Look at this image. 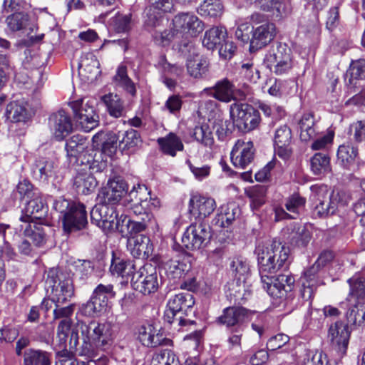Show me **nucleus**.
<instances>
[{
	"label": "nucleus",
	"instance_id": "nucleus-49",
	"mask_svg": "<svg viewBox=\"0 0 365 365\" xmlns=\"http://www.w3.org/2000/svg\"><path fill=\"white\" fill-rule=\"evenodd\" d=\"M192 136L194 138L206 146L211 145L213 143L212 132L209 125L206 123H199L193 128Z\"/></svg>",
	"mask_w": 365,
	"mask_h": 365
},
{
	"label": "nucleus",
	"instance_id": "nucleus-33",
	"mask_svg": "<svg viewBox=\"0 0 365 365\" xmlns=\"http://www.w3.org/2000/svg\"><path fill=\"white\" fill-rule=\"evenodd\" d=\"M240 215V209L235 204L222 206L216 216V224L220 227H228Z\"/></svg>",
	"mask_w": 365,
	"mask_h": 365
},
{
	"label": "nucleus",
	"instance_id": "nucleus-35",
	"mask_svg": "<svg viewBox=\"0 0 365 365\" xmlns=\"http://www.w3.org/2000/svg\"><path fill=\"white\" fill-rule=\"evenodd\" d=\"M98 66L99 62L95 56L92 53H86L81 57L78 62L79 73L87 78H93V76H87V74L96 77L101 73Z\"/></svg>",
	"mask_w": 365,
	"mask_h": 365
},
{
	"label": "nucleus",
	"instance_id": "nucleus-25",
	"mask_svg": "<svg viewBox=\"0 0 365 365\" xmlns=\"http://www.w3.org/2000/svg\"><path fill=\"white\" fill-rule=\"evenodd\" d=\"M189 206L190 212L197 217V220H204L215 210V202L212 198L194 195L190 200Z\"/></svg>",
	"mask_w": 365,
	"mask_h": 365
},
{
	"label": "nucleus",
	"instance_id": "nucleus-43",
	"mask_svg": "<svg viewBox=\"0 0 365 365\" xmlns=\"http://www.w3.org/2000/svg\"><path fill=\"white\" fill-rule=\"evenodd\" d=\"M344 78L346 83L349 85L354 84V80L365 79V59L351 61Z\"/></svg>",
	"mask_w": 365,
	"mask_h": 365
},
{
	"label": "nucleus",
	"instance_id": "nucleus-17",
	"mask_svg": "<svg viewBox=\"0 0 365 365\" xmlns=\"http://www.w3.org/2000/svg\"><path fill=\"white\" fill-rule=\"evenodd\" d=\"M109 204L101 203L96 205L91 211V218L99 227L105 232L113 230L116 225L117 215L113 207Z\"/></svg>",
	"mask_w": 365,
	"mask_h": 365
},
{
	"label": "nucleus",
	"instance_id": "nucleus-36",
	"mask_svg": "<svg viewBox=\"0 0 365 365\" xmlns=\"http://www.w3.org/2000/svg\"><path fill=\"white\" fill-rule=\"evenodd\" d=\"M153 38L155 43L163 46H168L170 43H173V47L180 52L181 40L173 26L170 30L155 31L153 34Z\"/></svg>",
	"mask_w": 365,
	"mask_h": 365
},
{
	"label": "nucleus",
	"instance_id": "nucleus-61",
	"mask_svg": "<svg viewBox=\"0 0 365 365\" xmlns=\"http://www.w3.org/2000/svg\"><path fill=\"white\" fill-rule=\"evenodd\" d=\"M3 12L12 14L26 11L27 4L24 0H4Z\"/></svg>",
	"mask_w": 365,
	"mask_h": 365
},
{
	"label": "nucleus",
	"instance_id": "nucleus-47",
	"mask_svg": "<svg viewBox=\"0 0 365 365\" xmlns=\"http://www.w3.org/2000/svg\"><path fill=\"white\" fill-rule=\"evenodd\" d=\"M108 301V296H103L94 292L91 299L85 304L86 310L88 314L100 313L106 308Z\"/></svg>",
	"mask_w": 365,
	"mask_h": 365
},
{
	"label": "nucleus",
	"instance_id": "nucleus-15",
	"mask_svg": "<svg viewBox=\"0 0 365 365\" xmlns=\"http://www.w3.org/2000/svg\"><path fill=\"white\" fill-rule=\"evenodd\" d=\"M131 285L135 290L145 295L153 293L158 288L157 273L148 274L146 268L141 267L133 274Z\"/></svg>",
	"mask_w": 365,
	"mask_h": 365
},
{
	"label": "nucleus",
	"instance_id": "nucleus-18",
	"mask_svg": "<svg viewBox=\"0 0 365 365\" xmlns=\"http://www.w3.org/2000/svg\"><path fill=\"white\" fill-rule=\"evenodd\" d=\"M48 125L57 140H63L73 130V123L70 116L60 110L51 114L48 118Z\"/></svg>",
	"mask_w": 365,
	"mask_h": 365
},
{
	"label": "nucleus",
	"instance_id": "nucleus-41",
	"mask_svg": "<svg viewBox=\"0 0 365 365\" xmlns=\"http://www.w3.org/2000/svg\"><path fill=\"white\" fill-rule=\"evenodd\" d=\"M86 148V138L82 135H74L65 144L67 156L78 160Z\"/></svg>",
	"mask_w": 365,
	"mask_h": 365
},
{
	"label": "nucleus",
	"instance_id": "nucleus-21",
	"mask_svg": "<svg viewBox=\"0 0 365 365\" xmlns=\"http://www.w3.org/2000/svg\"><path fill=\"white\" fill-rule=\"evenodd\" d=\"M33 114L31 105L24 98L13 101L6 106V116L14 123L26 122Z\"/></svg>",
	"mask_w": 365,
	"mask_h": 365
},
{
	"label": "nucleus",
	"instance_id": "nucleus-48",
	"mask_svg": "<svg viewBox=\"0 0 365 365\" xmlns=\"http://www.w3.org/2000/svg\"><path fill=\"white\" fill-rule=\"evenodd\" d=\"M349 323L355 326L365 325V304H357L346 313Z\"/></svg>",
	"mask_w": 365,
	"mask_h": 365
},
{
	"label": "nucleus",
	"instance_id": "nucleus-51",
	"mask_svg": "<svg viewBox=\"0 0 365 365\" xmlns=\"http://www.w3.org/2000/svg\"><path fill=\"white\" fill-rule=\"evenodd\" d=\"M150 195V191L148 187L145 185L140 184L137 187L134 186L129 192L130 201L140 206H143V204L148 205V200Z\"/></svg>",
	"mask_w": 365,
	"mask_h": 365
},
{
	"label": "nucleus",
	"instance_id": "nucleus-30",
	"mask_svg": "<svg viewBox=\"0 0 365 365\" xmlns=\"http://www.w3.org/2000/svg\"><path fill=\"white\" fill-rule=\"evenodd\" d=\"M150 239L144 235H137L128 238L127 247L135 258L148 257L150 250Z\"/></svg>",
	"mask_w": 365,
	"mask_h": 365
},
{
	"label": "nucleus",
	"instance_id": "nucleus-22",
	"mask_svg": "<svg viewBox=\"0 0 365 365\" xmlns=\"http://www.w3.org/2000/svg\"><path fill=\"white\" fill-rule=\"evenodd\" d=\"M235 86L228 78L217 81L212 87L205 88V92L210 97L224 103H229L235 99Z\"/></svg>",
	"mask_w": 365,
	"mask_h": 365
},
{
	"label": "nucleus",
	"instance_id": "nucleus-56",
	"mask_svg": "<svg viewBox=\"0 0 365 365\" xmlns=\"http://www.w3.org/2000/svg\"><path fill=\"white\" fill-rule=\"evenodd\" d=\"M306 203V199L298 193H294L286 200L284 206L287 211L298 215Z\"/></svg>",
	"mask_w": 365,
	"mask_h": 365
},
{
	"label": "nucleus",
	"instance_id": "nucleus-7",
	"mask_svg": "<svg viewBox=\"0 0 365 365\" xmlns=\"http://www.w3.org/2000/svg\"><path fill=\"white\" fill-rule=\"evenodd\" d=\"M230 113L237 130L242 133L256 129L261 122L259 111L248 103L235 102L231 104Z\"/></svg>",
	"mask_w": 365,
	"mask_h": 365
},
{
	"label": "nucleus",
	"instance_id": "nucleus-44",
	"mask_svg": "<svg viewBox=\"0 0 365 365\" xmlns=\"http://www.w3.org/2000/svg\"><path fill=\"white\" fill-rule=\"evenodd\" d=\"M145 12L144 26L149 31L161 26L164 19L163 15L166 13L150 6H148Z\"/></svg>",
	"mask_w": 365,
	"mask_h": 365
},
{
	"label": "nucleus",
	"instance_id": "nucleus-52",
	"mask_svg": "<svg viewBox=\"0 0 365 365\" xmlns=\"http://www.w3.org/2000/svg\"><path fill=\"white\" fill-rule=\"evenodd\" d=\"M265 6H267L268 9L262 11L272 12L277 17L286 16L289 11V4L285 0H267Z\"/></svg>",
	"mask_w": 365,
	"mask_h": 365
},
{
	"label": "nucleus",
	"instance_id": "nucleus-27",
	"mask_svg": "<svg viewBox=\"0 0 365 365\" xmlns=\"http://www.w3.org/2000/svg\"><path fill=\"white\" fill-rule=\"evenodd\" d=\"M96 185L97 181L93 175L86 171H81L78 166L73 182L76 192L79 194L88 195L95 190Z\"/></svg>",
	"mask_w": 365,
	"mask_h": 365
},
{
	"label": "nucleus",
	"instance_id": "nucleus-12",
	"mask_svg": "<svg viewBox=\"0 0 365 365\" xmlns=\"http://www.w3.org/2000/svg\"><path fill=\"white\" fill-rule=\"evenodd\" d=\"M263 287L273 298L281 299L285 297L287 293L292 290L294 283V278L292 275L279 274L273 279L268 274H260Z\"/></svg>",
	"mask_w": 365,
	"mask_h": 365
},
{
	"label": "nucleus",
	"instance_id": "nucleus-20",
	"mask_svg": "<svg viewBox=\"0 0 365 365\" xmlns=\"http://www.w3.org/2000/svg\"><path fill=\"white\" fill-rule=\"evenodd\" d=\"M350 334L348 325L338 321L330 326L328 337L337 351L344 354L349 344Z\"/></svg>",
	"mask_w": 365,
	"mask_h": 365
},
{
	"label": "nucleus",
	"instance_id": "nucleus-62",
	"mask_svg": "<svg viewBox=\"0 0 365 365\" xmlns=\"http://www.w3.org/2000/svg\"><path fill=\"white\" fill-rule=\"evenodd\" d=\"M348 133L352 135L356 142L365 140V120H357L350 124Z\"/></svg>",
	"mask_w": 365,
	"mask_h": 365
},
{
	"label": "nucleus",
	"instance_id": "nucleus-59",
	"mask_svg": "<svg viewBox=\"0 0 365 365\" xmlns=\"http://www.w3.org/2000/svg\"><path fill=\"white\" fill-rule=\"evenodd\" d=\"M289 238L292 244L304 246L310 239V234L304 227L299 226L290 233Z\"/></svg>",
	"mask_w": 365,
	"mask_h": 365
},
{
	"label": "nucleus",
	"instance_id": "nucleus-39",
	"mask_svg": "<svg viewBox=\"0 0 365 365\" xmlns=\"http://www.w3.org/2000/svg\"><path fill=\"white\" fill-rule=\"evenodd\" d=\"M224 11L222 0H204L197 7V13L202 16L220 17Z\"/></svg>",
	"mask_w": 365,
	"mask_h": 365
},
{
	"label": "nucleus",
	"instance_id": "nucleus-57",
	"mask_svg": "<svg viewBox=\"0 0 365 365\" xmlns=\"http://www.w3.org/2000/svg\"><path fill=\"white\" fill-rule=\"evenodd\" d=\"M231 269L238 281L245 280L250 272L248 264L242 258L235 259L231 264Z\"/></svg>",
	"mask_w": 365,
	"mask_h": 365
},
{
	"label": "nucleus",
	"instance_id": "nucleus-46",
	"mask_svg": "<svg viewBox=\"0 0 365 365\" xmlns=\"http://www.w3.org/2000/svg\"><path fill=\"white\" fill-rule=\"evenodd\" d=\"M213 128L218 138V140L225 141L230 137L233 131L237 128L234 120H217L215 121Z\"/></svg>",
	"mask_w": 365,
	"mask_h": 365
},
{
	"label": "nucleus",
	"instance_id": "nucleus-42",
	"mask_svg": "<svg viewBox=\"0 0 365 365\" xmlns=\"http://www.w3.org/2000/svg\"><path fill=\"white\" fill-rule=\"evenodd\" d=\"M50 364V354L46 351L29 349L24 353V365Z\"/></svg>",
	"mask_w": 365,
	"mask_h": 365
},
{
	"label": "nucleus",
	"instance_id": "nucleus-4",
	"mask_svg": "<svg viewBox=\"0 0 365 365\" xmlns=\"http://www.w3.org/2000/svg\"><path fill=\"white\" fill-rule=\"evenodd\" d=\"M173 26L181 40L180 53L185 55L190 52L192 43L190 38L197 36L205 28V24L192 12H180L173 19Z\"/></svg>",
	"mask_w": 365,
	"mask_h": 365
},
{
	"label": "nucleus",
	"instance_id": "nucleus-1",
	"mask_svg": "<svg viewBox=\"0 0 365 365\" xmlns=\"http://www.w3.org/2000/svg\"><path fill=\"white\" fill-rule=\"evenodd\" d=\"M78 332L81 333L84 343V346L81 352V355L90 354L91 344L97 348L104 349L105 346L113 343L115 336L113 325L110 322H92L89 324H86L83 321H78L71 331V349L76 348L78 344Z\"/></svg>",
	"mask_w": 365,
	"mask_h": 365
},
{
	"label": "nucleus",
	"instance_id": "nucleus-3",
	"mask_svg": "<svg viewBox=\"0 0 365 365\" xmlns=\"http://www.w3.org/2000/svg\"><path fill=\"white\" fill-rule=\"evenodd\" d=\"M289 250L281 242L274 240L265 247L257 248V261L260 274H274L287 267Z\"/></svg>",
	"mask_w": 365,
	"mask_h": 365
},
{
	"label": "nucleus",
	"instance_id": "nucleus-63",
	"mask_svg": "<svg viewBox=\"0 0 365 365\" xmlns=\"http://www.w3.org/2000/svg\"><path fill=\"white\" fill-rule=\"evenodd\" d=\"M350 294L356 297H365V277L352 278L349 280Z\"/></svg>",
	"mask_w": 365,
	"mask_h": 365
},
{
	"label": "nucleus",
	"instance_id": "nucleus-58",
	"mask_svg": "<svg viewBox=\"0 0 365 365\" xmlns=\"http://www.w3.org/2000/svg\"><path fill=\"white\" fill-rule=\"evenodd\" d=\"M73 321L61 320L57 327V339L59 341V348H64L71 330Z\"/></svg>",
	"mask_w": 365,
	"mask_h": 365
},
{
	"label": "nucleus",
	"instance_id": "nucleus-53",
	"mask_svg": "<svg viewBox=\"0 0 365 365\" xmlns=\"http://www.w3.org/2000/svg\"><path fill=\"white\" fill-rule=\"evenodd\" d=\"M178 361L174 352L165 349L153 356L150 365H178Z\"/></svg>",
	"mask_w": 365,
	"mask_h": 365
},
{
	"label": "nucleus",
	"instance_id": "nucleus-32",
	"mask_svg": "<svg viewBox=\"0 0 365 365\" xmlns=\"http://www.w3.org/2000/svg\"><path fill=\"white\" fill-rule=\"evenodd\" d=\"M316 120L312 113H304L297 120L298 128L300 131V139L302 141H309L317 133Z\"/></svg>",
	"mask_w": 365,
	"mask_h": 365
},
{
	"label": "nucleus",
	"instance_id": "nucleus-10",
	"mask_svg": "<svg viewBox=\"0 0 365 365\" xmlns=\"http://www.w3.org/2000/svg\"><path fill=\"white\" fill-rule=\"evenodd\" d=\"M211 228L205 220H197L186 230L182 237V244L186 249L195 250L201 248L210 239Z\"/></svg>",
	"mask_w": 365,
	"mask_h": 365
},
{
	"label": "nucleus",
	"instance_id": "nucleus-37",
	"mask_svg": "<svg viewBox=\"0 0 365 365\" xmlns=\"http://www.w3.org/2000/svg\"><path fill=\"white\" fill-rule=\"evenodd\" d=\"M267 187L256 185L245 190V195L250 200V206L253 210L259 209L266 202Z\"/></svg>",
	"mask_w": 365,
	"mask_h": 365
},
{
	"label": "nucleus",
	"instance_id": "nucleus-9",
	"mask_svg": "<svg viewBox=\"0 0 365 365\" xmlns=\"http://www.w3.org/2000/svg\"><path fill=\"white\" fill-rule=\"evenodd\" d=\"M74 118L84 132H90L99 124V115L96 112L94 101L78 99L69 103Z\"/></svg>",
	"mask_w": 365,
	"mask_h": 365
},
{
	"label": "nucleus",
	"instance_id": "nucleus-50",
	"mask_svg": "<svg viewBox=\"0 0 365 365\" xmlns=\"http://www.w3.org/2000/svg\"><path fill=\"white\" fill-rule=\"evenodd\" d=\"M119 137L114 133H109L106 135V138L102 143L101 154L102 158H110L117 153L118 141Z\"/></svg>",
	"mask_w": 365,
	"mask_h": 365
},
{
	"label": "nucleus",
	"instance_id": "nucleus-26",
	"mask_svg": "<svg viewBox=\"0 0 365 365\" xmlns=\"http://www.w3.org/2000/svg\"><path fill=\"white\" fill-rule=\"evenodd\" d=\"M138 339L143 346L156 347L160 345H167L170 340L157 332L153 326L150 324L142 325L138 329Z\"/></svg>",
	"mask_w": 365,
	"mask_h": 365
},
{
	"label": "nucleus",
	"instance_id": "nucleus-6",
	"mask_svg": "<svg viewBox=\"0 0 365 365\" xmlns=\"http://www.w3.org/2000/svg\"><path fill=\"white\" fill-rule=\"evenodd\" d=\"M195 304L193 295L189 292L175 294L170 299L164 313V319L169 324H177L182 327L192 324L193 321L186 319L187 312Z\"/></svg>",
	"mask_w": 365,
	"mask_h": 365
},
{
	"label": "nucleus",
	"instance_id": "nucleus-31",
	"mask_svg": "<svg viewBox=\"0 0 365 365\" xmlns=\"http://www.w3.org/2000/svg\"><path fill=\"white\" fill-rule=\"evenodd\" d=\"M227 30L224 26H213L206 31L202 39V45L208 50L217 48L227 38Z\"/></svg>",
	"mask_w": 365,
	"mask_h": 365
},
{
	"label": "nucleus",
	"instance_id": "nucleus-5",
	"mask_svg": "<svg viewBox=\"0 0 365 365\" xmlns=\"http://www.w3.org/2000/svg\"><path fill=\"white\" fill-rule=\"evenodd\" d=\"M46 283L51 287L50 296L53 303H67L75 295L73 277L69 273L51 269L48 272Z\"/></svg>",
	"mask_w": 365,
	"mask_h": 365
},
{
	"label": "nucleus",
	"instance_id": "nucleus-34",
	"mask_svg": "<svg viewBox=\"0 0 365 365\" xmlns=\"http://www.w3.org/2000/svg\"><path fill=\"white\" fill-rule=\"evenodd\" d=\"M25 237H29L36 246H41L46 242V233L41 225L30 222L21 225Z\"/></svg>",
	"mask_w": 365,
	"mask_h": 365
},
{
	"label": "nucleus",
	"instance_id": "nucleus-55",
	"mask_svg": "<svg viewBox=\"0 0 365 365\" xmlns=\"http://www.w3.org/2000/svg\"><path fill=\"white\" fill-rule=\"evenodd\" d=\"M141 142L140 135L138 130L128 129L123 134V139L119 143L120 148H131L137 146Z\"/></svg>",
	"mask_w": 365,
	"mask_h": 365
},
{
	"label": "nucleus",
	"instance_id": "nucleus-19",
	"mask_svg": "<svg viewBox=\"0 0 365 365\" xmlns=\"http://www.w3.org/2000/svg\"><path fill=\"white\" fill-rule=\"evenodd\" d=\"M88 224L85 206L81 203H73L69 212L63 217V225L66 232L80 230Z\"/></svg>",
	"mask_w": 365,
	"mask_h": 365
},
{
	"label": "nucleus",
	"instance_id": "nucleus-23",
	"mask_svg": "<svg viewBox=\"0 0 365 365\" xmlns=\"http://www.w3.org/2000/svg\"><path fill=\"white\" fill-rule=\"evenodd\" d=\"M189 53L187 58L186 66L188 74L195 78H202L208 71L209 61L207 57L195 52L192 46L190 52L187 51L185 55Z\"/></svg>",
	"mask_w": 365,
	"mask_h": 365
},
{
	"label": "nucleus",
	"instance_id": "nucleus-54",
	"mask_svg": "<svg viewBox=\"0 0 365 365\" xmlns=\"http://www.w3.org/2000/svg\"><path fill=\"white\" fill-rule=\"evenodd\" d=\"M55 308L53 309V320L60 319L72 321L71 317L73 314L76 304L74 303L69 304L67 306H63L66 303H54Z\"/></svg>",
	"mask_w": 365,
	"mask_h": 365
},
{
	"label": "nucleus",
	"instance_id": "nucleus-16",
	"mask_svg": "<svg viewBox=\"0 0 365 365\" xmlns=\"http://www.w3.org/2000/svg\"><path fill=\"white\" fill-rule=\"evenodd\" d=\"M292 138V130L288 125H282L276 129L272 160H276L277 155L282 160H287L290 157L292 151L290 146Z\"/></svg>",
	"mask_w": 365,
	"mask_h": 365
},
{
	"label": "nucleus",
	"instance_id": "nucleus-11",
	"mask_svg": "<svg viewBox=\"0 0 365 365\" xmlns=\"http://www.w3.org/2000/svg\"><path fill=\"white\" fill-rule=\"evenodd\" d=\"M319 203L315 207V212L319 217H327L334 214L339 207L346 205L350 200L349 195L343 191H334L329 193L327 190Z\"/></svg>",
	"mask_w": 365,
	"mask_h": 365
},
{
	"label": "nucleus",
	"instance_id": "nucleus-24",
	"mask_svg": "<svg viewBox=\"0 0 365 365\" xmlns=\"http://www.w3.org/2000/svg\"><path fill=\"white\" fill-rule=\"evenodd\" d=\"M48 207L40 195L30 200L24 209V215L20 218L24 223L34 222V220H42L47 214Z\"/></svg>",
	"mask_w": 365,
	"mask_h": 365
},
{
	"label": "nucleus",
	"instance_id": "nucleus-2",
	"mask_svg": "<svg viewBox=\"0 0 365 365\" xmlns=\"http://www.w3.org/2000/svg\"><path fill=\"white\" fill-rule=\"evenodd\" d=\"M264 15H252L253 24H240L235 32L236 38L242 43H249V51L255 53L267 46L275 36V25L267 21H261Z\"/></svg>",
	"mask_w": 365,
	"mask_h": 365
},
{
	"label": "nucleus",
	"instance_id": "nucleus-14",
	"mask_svg": "<svg viewBox=\"0 0 365 365\" xmlns=\"http://www.w3.org/2000/svg\"><path fill=\"white\" fill-rule=\"evenodd\" d=\"M127 190L125 181L115 177L108 180L107 185L101 190L98 199L101 203L114 205L121 200Z\"/></svg>",
	"mask_w": 365,
	"mask_h": 365
},
{
	"label": "nucleus",
	"instance_id": "nucleus-38",
	"mask_svg": "<svg viewBox=\"0 0 365 365\" xmlns=\"http://www.w3.org/2000/svg\"><path fill=\"white\" fill-rule=\"evenodd\" d=\"M255 151L252 142L238 140L230 152V160H253Z\"/></svg>",
	"mask_w": 365,
	"mask_h": 365
},
{
	"label": "nucleus",
	"instance_id": "nucleus-60",
	"mask_svg": "<svg viewBox=\"0 0 365 365\" xmlns=\"http://www.w3.org/2000/svg\"><path fill=\"white\" fill-rule=\"evenodd\" d=\"M358 155V148L351 143L341 145L337 150L338 160H355Z\"/></svg>",
	"mask_w": 365,
	"mask_h": 365
},
{
	"label": "nucleus",
	"instance_id": "nucleus-45",
	"mask_svg": "<svg viewBox=\"0 0 365 365\" xmlns=\"http://www.w3.org/2000/svg\"><path fill=\"white\" fill-rule=\"evenodd\" d=\"M29 16L26 11L12 13L8 15L6 21L8 28L11 31H18L26 28L29 23Z\"/></svg>",
	"mask_w": 365,
	"mask_h": 365
},
{
	"label": "nucleus",
	"instance_id": "nucleus-29",
	"mask_svg": "<svg viewBox=\"0 0 365 365\" xmlns=\"http://www.w3.org/2000/svg\"><path fill=\"white\" fill-rule=\"evenodd\" d=\"M158 143L163 153L173 158L176 155L178 151H182L184 148L180 138L172 132L163 138H159Z\"/></svg>",
	"mask_w": 365,
	"mask_h": 365
},
{
	"label": "nucleus",
	"instance_id": "nucleus-8",
	"mask_svg": "<svg viewBox=\"0 0 365 365\" xmlns=\"http://www.w3.org/2000/svg\"><path fill=\"white\" fill-rule=\"evenodd\" d=\"M264 63L269 71L277 75L287 74L292 68V51L286 43H277L265 55Z\"/></svg>",
	"mask_w": 365,
	"mask_h": 365
},
{
	"label": "nucleus",
	"instance_id": "nucleus-13",
	"mask_svg": "<svg viewBox=\"0 0 365 365\" xmlns=\"http://www.w3.org/2000/svg\"><path fill=\"white\" fill-rule=\"evenodd\" d=\"M251 311L242 307H229L223 309L222 314L217 318L219 324L227 328L245 327V323L250 320Z\"/></svg>",
	"mask_w": 365,
	"mask_h": 365
},
{
	"label": "nucleus",
	"instance_id": "nucleus-40",
	"mask_svg": "<svg viewBox=\"0 0 365 365\" xmlns=\"http://www.w3.org/2000/svg\"><path fill=\"white\" fill-rule=\"evenodd\" d=\"M136 270L135 265L130 261L120 258H113L110 267V272L113 275L122 277H133Z\"/></svg>",
	"mask_w": 365,
	"mask_h": 365
},
{
	"label": "nucleus",
	"instance_id": "nucleus-64",
	"mask_svg": "<svg viewBox=\"0 0 365 365\" xmlns=\"http://www.w3.org/2000/svg\"><path fill=\"white\" fill-rule=\"evenodd\" d=\"M182 106V100L179 95H171L168 97L164 105V109L168 110V112L174 115H177Z\"/></svg>",
	"mask_w": 365,
	"mask_h": 365
},
{
	"label": "nucleus",
	"instance_id": "nucleus-28",
	"mask_svg": "<svg viewBox=\"0 0 365 365\" xmlns=\"http://www.w3.org/2000/svg\"><path fill=\"white\" fill-rule=\"evenodd\" d=\"M108 114L115 118L123 117L126 113L123 100L117 94L109 93L101 97Z\"/></svg>",
	"mask_w": 365,
	"mask_h": 365
}]
</instances>
